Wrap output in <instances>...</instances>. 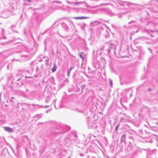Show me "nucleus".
I'll return each mask as SVG.
<instances>
[{
  "mask_svg": "<svg viewBox=\"0 0 158 158\" xmlns=\"http://www.w3.org/2000/svg\"><path fill=\"white\" fill-rule=\"evenodd\" d=\"M28 2H30V0H28Z\"/></svg>",
  "mask_w": 158,
  "mask_h": 158,
  "instance_id": "obj_9",
  "label": "nucleus"
},
{
  "mask_svg": "<svg viewBox=\"0 0 158 158\" xmlns=\"http://www.w3.org/2000/svg\"><path fill=\"white\" fill-rule=\"evenodd\" d=\"M79 3H80V2H76L75 3V4L76 5H79Z\"/></svg>",
  "mask_w": 158,
  "mask_h": 158,
  "instance_id": "obj_5",
  "label": "nucleus"
},
{
  "mask_svg": "<svg viewBox=\"0 0 158 158\" xmlns=\"http://www.w3.org/2000/svg\"><path fill=\"white\" fill-rule=\"evenodd\" d=\"M4 130L8 132H10L13 131V129L9 127H4Z\"/></svg>",
  "mask_w": 158,
  "mask_h": 158,
  "instance_id": "obj_1",
  "label": "nucleus"
},
{
  "mask_svg": "<svg viewBox=\"0 0 158 158\" xmlns=\"http://www.w3.org/2000/svg\"><path fill=\"white\" fill-rule=\"evenodd\" d=\"M110 85L111 86H112V84H113L112 81L111 80H110Z\"/></svg>",
  "mask_w": 158,
  "mask_h": 158,
  "instance_id": "obj_4",
  "label": "nucleus"
},
{
  "mask_svg": "<svg viewBox=\"0 0 158 158\" xmlns=\"http://www.w3.org/2000/svg\"><path fill=\"white\" fill-rule=\"evenodd\" d=\"M79 57L81 58V59H83V56H82L81 55V54H79Z\"/></svg>",
  "mask_w": 158,
  "mask_h": 158,
  "instance_id": "obj_7",
  "label": "nucleus"
},
{
  "mask_svg": "<svg viewBox=\"0 0 158 158\" xmlns=\"http://www.w3.org/2000/svg\"><path fill=\"white\" fill-rule=\"evenodd\" d=\"M89 17H75L74 18L76 19H81L88 18Z\"/></svg>",
  "mask_w": 158,
  "mask_h": 158,
  "instance_id": "obj_2",
  "label": "nucleus"
},
{
  "mask_svg": "<svg viewBox=\"0 0 158 158\" xmlns=\"http://www.w3.org/2000/svg\"><path fill=\"white\" fill-rule=\"evenodd\" d=\"M73 69V68L70 67V69H69V73L71 71L72 69Z\"/></svg>",
  "mask_w": 158,
  "mask_h": 158,
  "instance_id": "obj_8",
  "label": "nucleus"
},
{
  "mask_svg": "<svg viewBox=\"0 0 158 158\" xmlns=\"http://www.w3.org/2000/svg\"><path fill=\"white\" fill-rule=\"evenodd\" d=\"M57 69V66L56 64H54L53 67L52 69V72H54L56 71Z\"/></svg>",
  "mask_w": 158,
  "mask_h": 158,
  "instance_id": "obj_3",
  "label": "nucleus"
},
{
  "mask_svg": "<svg viewBox=\"0 0 158 158\" xmlns=\"http://www.w3.org/2000/svg\"><path fill=\"white\" fill-rule=\"evenodd\" d=\"M118 125H117L116 127V128H115V130L116 131H117L118 130Z\"/></svg>",
  "mask_w": 158,
  "mask_h": 158,
  "instance_id": "obj_6",
  "label": "nucleus"
}]
</instances>
